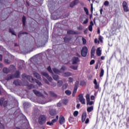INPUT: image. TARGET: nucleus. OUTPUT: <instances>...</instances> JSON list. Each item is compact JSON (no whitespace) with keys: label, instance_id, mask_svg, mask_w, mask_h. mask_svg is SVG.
<instances>
[{"label":"nucleus","instance_id":"obj_1","mask_svg":"<svg viewBox=\"0 0 129 129\" xmlns=\"http://www.w3.org/2000/svg\"><path fill=\"white\" fill-rule=\"evenodd\" d=\"M22 82L19 80H15L13 82L14 84H15V85H16V86H24V83L25 82V81L26 80V79L29 82H31L33 83L34 81V78H33V77L30 76H27V75H26V74H23L22 75Z\"/></svg>","mask_w":129,"mask_h":129},{"label":"nucleus","instance_id":"obj_2","mask_svg":"<svg viewBox=\"0 0 129 129\" xmlns=\"http://www.w3.org/2000/svg\"><path fill=\"white\" fill-rule=\"evenodd\" d=\"M33 92L35 94V95H36V96L39 97L37 99V101L40 104H45V103H47V102H48V101H46L45 97H44V95H43L42 93L36 90H33Z\"/></svg>","mask_w":129,"mask_h":129},{"label":"nucleus","instance_id":"obj_3","mask_svg":"<svg viewBox=\"0 0 129 129\" xmlns=\"http://www.w3.org/2000/svg\"><path fill=\"white\" fill-rule=\"evenodd\" d=\"M47 120V118L46 116L44 115H41L38 118V122L39 124H44L46 122V120Z\"/></svg>","mask_w":129,"mask_h":129},{"label":"nucleus","instance_id":"obj_4","mask_svg":"<svg viewBox=\"0 0 129 129\" xmlns=\"http://www.w3.org/2000/svg\"><path fill=\"white\" fill-rule=\"evenodd\" d=\"M41 74L42 76H44L46 78H47V80H48L49 82H52L53 81V78L50 76H49V74L47 73L46 72H42Z\"/></svg>","mask_w":129,"mask_h":129},{"label":"nucleus","instance_id":"obj_5","mask_svg":"<svg viewBox=\"0 0 129 129\" xmlns=\"http://www.w3.org/2000/svg\"><path fill=\"white\" fill-rule=\"evenodd\" d=\"M87 47L84 46L82 48V49L81 50V55L83 56V57H86V55H87V51H88Z\"/></svg>","mask_w":129,"mask_h":129},{"label":"nucleus","instance_id":"obj_6","mask_svg":"<svg viewBox=\"0 0 129 129\" xmlns=\"http://www.w3.org/2000/svg\"><path fill=\"white\" fill-rule=\"evenodd\" d=\"M23 86H27L28 89H32L33 88H35V86L32 84H29V82L26 80L24 81Z\"/></svg>","mask_w":129,"mask_h":129},{"label":"nucleus","instance_id":"obj_7","mask_svg":"<svg viewBox=\"0 0 129 129\" xmlns=\"http://www.w3.org/2000/svg\"><path fill=\"white\" fill-rule=\"evenodd\" d=\"M79 100L82 103V104H86L85 99L83 97V94H81L79 95Z\"/></svg>","mask_w":129,"mask_h":129},{"label":"nucleus","instance_id":"obj_8","mask_svg":"<svg viewBox=\"0 0 129 129\" xmlns=\"http://www.w3.org/2000/svg\"><path fill=\"white\" fill-rule=\"evenodd\" d=\"M19 66L18 67V68L19 70H22L23 68H25V61L24 60H20V62L19 64Z\"/></svg>","mask_w":129,"mask_h":129},{"label":"nucleus","instance_id":"obj_9","mask_svg":"<svg viewBox=\"0 0 129 129\" xmlns=\"http://www.w3.org/2000/svg\"><path fill=\"white\" fill-rule=\"evenodd\" d=\"M73 64H77L80 62V60L78 57H74L72 59Z\"/></svg>","mask_w":129,"mask_h":129},{"label":"nucleus","instance_id":"obj_10","mask_svg":"<svg viewBox=\"0 0 129 129\" xmlns=\"http://www.w3.org/2000/svg\"><path fill=\"white\" fill-rule=\"evenodd\" d=\"M124 12H128V9L127 8V4L125 2H123L122 4Z\"/></svg>","mask_w":129,"mask_h":129},{"label":"nucleus","instance_id":"obj_11","mask_svg":"<svg viewBox=\"0 0 129 129\" xmlns=\"http://www.w3.org/2000/svg\"><path fill=\"white\" fill-rule=\"evenodd\" d=\"M79 3V0H75L73 2H72L70 4L71 8H73L75 6L78 5Z\"/></svg>","mask_w":129,"mask_h":129},{"label":"nucleus","instance_id":"obj_12","mask_svg":"<svg viewBox=\"0 0 129 129\" xmlns=\"http://www.w3.org/2000/svg\"><path fill=\"white\" fill-rule=\"evenodd\" d=\"M59 122L60 124H64L65 123V118H64V116H60L59 119Z\"/></svg>","mask_w":129,"mask_h":129},{"label":"nucleus","instance_id":"obj_13","mask_svg":"<svg viewBox=\"0 0 129 129\" xmlns=\"http://www.w3.org/2000/svg\"><path fill=\"white\" fill-rule=\"evenodd\" d=\"M57 111H56V109H49V114L51 116L55 115V114H56Z\"/></svg>","mask_w":129,"mask_h":129},{"label":"nucleus","instance_id":"obj_14","mask_svg":"<svg viewBox=\"0 0 129 129\" xmlns=\"http://www.w3.org/2000/svg\"><path fill=\"white\" fill-rule=\"evenodd\" d=\"M33 75L34 77H35L36 78H37V79H39V80H41V79H42V78H41V76L40 75V74H39L38 73H37L36 72H33Z\"/></svg>","mask_w":129,"mask_h":129},{"label":"nucleus","instance_id":"obj_15","mask_svg":"<svg viewBox=\"0 0 129 129\" xmlns=\"http://www.w3.org/2000/svg\"><path fill=\"white\" fill-rule=\"evenodd\" d=\"M68 34L69 35H77V34H78V32L75 31L73 30H68Z\"/></svg>","mask_w":129,"mask_h":129},{"label":"nucleus","instance_id":"obj_16","mask_svg":"<svg viewBox=\"0 0 129 129\" xmlns=\"http://www.w3.org/2000/svg\"><path fill=\"white\" fill-rule=\"evenodd\" d=\"M93 83L95 85V89H98V88H99V84L97 83V81L96 79L94 80Z\"/></svg>","mask_w":129,"mask_h":129},{"label":"nucleus","instance_id":"obj_17","mask_svg":"<svg viewBox=\"0 0 129 129\" xmlns=\"http://www.w3.org/2000/svg\"><path fill=\"white\" fill-rule=\"evenodd\" d=\"M9 70L10 72H14L16 71V67L14 65H11L9 67Z\"/></svg>","mask_w":129,"mask_h":129},{"label":"nucleus","instance_id":"obj_18","mask_svg":"<svg viewBox=\"0 0 129 129\" xmlns=\"http://www.w3.org/2000/svg\"><path fill=\"white\" fill-rule=\"evenodd\" d=\"M62 76L64 77H69V76H72V74L70 72H65L64 73H63L62 74Z\"/></svg>","mask_w":129,"mask_h":129},{"label":"nucleus","instance_id":"obj_19","mask_svg":"<svg viewBox=\"0 0 129 129\" xmlns=\"http://www.w3.org/2000/svg\"><path fill=\"white\" fill-rule=\"evenodd\" d=\"M14 76V78H19V77H21V73L19 71H17L16 72Z\"/></svg>","mask_w":129,"mask_h":129},{"label":"nucleus","instance_id":"obj_20","mask_svg":"<svg viewBox=\"0 0 129 129\" xmlns=\"http://www.w3.org/2000/svg\"><path fill=\"white\" fill-rule=\"evenodd\" d=\"M86 112H84L82 115V122H84L85 121V119H86Z\"/></svg>","mask_w":129,"mask_h":129},{"label":"nucleus","instance_id":"obj_21","mask_svg":"<svg viewBox=\"0 0 129 129\" xmlns=\"http://www.w3.org/2000/svg\"><path fill=\"white\" fill-rule=\"evenodd\" d=\"M15 78V76L13 75H8L6 77V80L9 81L11 80V79H14Z\"/></svg>","mask_w":129,"mask_h":129},{"label":"nucleus","instance_id":"obj_22","mask_svg":"<svg viewBox=\"0 0 129 129\" xmlns=\"http://www.w3.org/2000/svg\"><path fill=\"white\" fill-rule=\"evenodd\" d=\"M24 108H29V107L31 106V103L28 102H25V103H24Z\"/></svg>","mask_w":129,"mask_h":129},{"label":"nucleus","instance_id":"obj_23","mask_svg":"<svg viewBox=\"0 0 129 129\" xmlns=\"http://www.w3.org/2000/svg\"><path fill=\"white\" fill-rule=\"evenodd\" d=\"M3 73H5L6 74H8L9 72H11L10 71V69H8L7 68H4L3 70Z\"/></svg>","mask_w":129,"mask_h":129},{"label":"nucleus","instance_id":"obj_24","mask_svg":"<svg viewBox=\"0 0 129 129\" xmlns=\"http://www.w3.org/2000/svg\"><path fill=\"white\" fill-rule=\"evenodd\" d=\"M57 85L58 87H61L63 85V81L58 80L57 81Z\"/></svg>","mask_w":129,"mask_h":129},{"label":"nucleus","instance_id":"obj_25","mask_svg":"<svg viewBox=\"0 0 129 129\" xmlns=\"http://www.w3.org/2000/svg\"><path fill=\"white\" fill-rule=\"evenodd\" d=\"M96 54L97 56H101V50H100V47H98L97 49Z\"/></svg>","mask_w":129,"mask_h":129},{"label":"nucleus","instance_id":"obj_26","mask_svg":"<svg viewBox=\"0 0 129 129\" xmlns=\"http://www.w3.org/2000/svg\"><path fill=\"white\" fill-rule=\"evenodd\" d=\"M77 89H78V87L75 86L74 91L73 92V96H75V94H76V92H77Z\"/></svg>","mask_w":129,"mask_h":129},{"label":"nucleus","instance_id":"obj_27","mask_svg":"<svg viewBox=\"0 0 129 129\" xmlns=\"http://www.w3.org/2000/svg\"><path fill=\"white\" fill-rule=\"evenodd\" d=\"M52 70L53 72L55 73V74H59V73H61V71L60 70L56 69V68H53L52 69Z\"/></svg>","mask_w":129,"mask_h":129},{"label":"nucleus","instance_id":"obj_28","mask_svg":"<svg viewBox=\"0 0 129 129\" xmlns=\"http://www.w3.org/2000/svg\"><path fill=\"white\" fill-rule=\"evenodd\" d=\"M63 40L64 43H68V42L70 41V37H69V36H66L65 37H64Z\"/></svg>","mask_w":129,"mask_h":129},{"label":"nucleus","instance_id":"obj_29","mask_svg":"<svg viewBox=\"0 0 129 129\" xmlns=\"http://www.w3.org/2000/svg\"><path fill=\"white\" fill-rule=\"evenodd\" d=\"M52 78H53L54 80H55V81H58L59 80V77L58 75H53Z\"/></svg>","mask_w":129,"mask_h":129},{"label":"nucleus","instance_id":"obj_30","mask_svg":"<svg viewBox=\"0 0 129 129\" xmlns=\"http://www.w3.org/2000/svg\"><path fill=\"white\" fill-rule=\"evenodd\" d=\"M87 110L88 112H91L93 110V106H91L87 108Z\"/></svg>","mask_w":129,"mask_h":129},{"label":"nucleus","instance_id":"obj_31","mask_svg":"<svg viewBox=\"0 0 129 129\" xmlns=\"http://www.w3.org/2000/svg\"><path fill=\"white\" fill-rule=\"evenodd\" d=\"M22 23L24 27L26 25V16H24L22 17Z\"/></svg>","mask_w":129,"mask_h":129},{"label":"nucleus","instance_id":"obj_32","mask_svg":"<svg viewBox=\"0 0 129 129\" xmlns=\"http://www.w3.org/2000/svg\"><path fill=\"white\" fill-rule=\"evenodd\" d=\"M4 101H5V98L4 97L0 99V105L3 106L4 105Z\"/></svg>","mask_w":129,"mask_h":129},{"label":"nucleus","instance_id":"obj_33","mask_svg":"<svg viewBox=\"0 0 129 129\" xmlns=\"http://www.w3.org/2000/svg\"><path fill=\"white\" fill-rule=\"evenodd\" d=\"M66 70V67L62 66L60 69V73L64 72Z\"/></svg>","mask_w":129,"mask_h":129},{"label":"nucleus","instance_id":"obj_34","mask_svg":"<svg viewBox=\"0 0 129 129\" xmlns=\"http://www.w3.org/2000/svg\"><path fill=\"white\" fill-rule=\"evenodd\" d=\"M86 99L87 102H88V101H89L90 100V95H89V94H87L86 96Z\"/></svg>","mask_w":129,"mask_h":129},{"label":"nucleus","instance_id":"obj_35","mask_svg":"<svg viewBox=\"0 0 129 129\" xmlns=\"http://www.w3.org/2000/svg\"><path fill=\"white\" fill-rule=\"evenodd\" d=\"M104 74V70L103 69H101V72L100 73V77H102Z\"/></svg>","mask_w":129,"mask_h":129},{"label":"nucleus","instance_id":"obj_36","mask_svg":"<svg viewBox=\"0 0 129 129\" xmlns=\"http://www.w3.org/2000/svg\"><path fill=\"white\" fill-rule=\"evenodd\" d=\"M35 82L39 86H42V85H43V84H42V83H41V82L39 81V80H38L35 79Z\"/></svg>","mask_w":129,"mask_h":129},{"label":"nucleus","instance_id":"obj_37","mask_svg":"<svg viewBox=\"0 0 129 129\" xmlns=\"http://www.w3.org/2000/svg\"><path fill=\"white\" fill-rule=\"evenodd\" d=\"M70 68H71V69H73L74 70H77V69H78V67L76 66H71Z\"/></svg>","mask_w":129,"mask_h":129},{"label":"nucleus","instance_id":"obj_38","mask_svg":"<svg viewBox=\"0 0 129 129\" xmlns=\"http://www.w3.org/2000/svg\"><path fill=\"white\" fill-rule=\"evenodd\" d=\"M84 10L86 13V14L88 16L89 15V11H88V9L86 8V7L84 8Z\"/></svg>","mask_w":129,"mask_h":129},{"label":"nucleus","instance_id":"obj_39","mask_svg":"<svg viewBox=\"0 0 129 129\" xmlns=\"http://www.w3.org/2000/svg\"><path fill=\"white\" fill-rule=\"evenodd\" d=\"M94 103V102L93 101H91L87 102V105H92Z\"/></svg>","mask_w":129,"mask_h":129},{"label":"nucleus","instance_id":"obj_40","mask_svg":"<svg viewBox=\"0 0 129 129\" xmlns=\"http://www.w3.org/2000/svg\"><path fill=\"white\" fill-rule=\"evenodd\" d=\"M47 69L48 72H49L50 73H51V74H53V71H52V69H51V67L50 66L48 67Z\"/></svg>","mask_w":129,"mask_h":129},{"label":"nucleus","instance_id":"obj_41","mask_svg":"<svg viewBox=\"0 0 129 129\" xmlns=\"http://www.w3.org/2000/svg\"><path fill=\"white\" fill-rule=\"evenodd\" d=\"M49 94L51 96H53V97H57V95H56V94H54V93L53 92H49Z\"/></svg>","mask_w":129,"mask_h":129},{"label":"nucleus","instance_id":"obj_42","mask_svg":"<svg viewBox=\"0 0 129 129\" xmlns=\"http://www.w3.org/2000/svg\"><path fill=\"white\" fill-rule=\"evenodd\" d=\"M4 62L6 64H11V60L8 59H5Z\"/></svg>","mask_w":129,"mask_h":129},{"label":"nucleus","instance_id":"obj_43","mask_svg":"<svg viewBox=\"0 0 129 129\" xmlns=\"http://www.w3.org/2000/svg\"><path fill=\"white\" fill-rule=\"evenodd\" d=\"M65 93L66 94H67V95H71V91L70 90H66L65 91Z\"/></svg>","mask_w":129,"mask_h":129},{"label":"nucleus","instance_id":"obj_44","mask_svg":"<svg viewBox=\"0 0 129 129\" xmlns=\"http://www.w3.org/2000/svg\"><path fill=\"white\" fill-rule=\"evenodd\" d=\"M96 50V49L95 48V46H93V47L92 48L91 51V53H95V50Z\"/></svg>","mask_w":129,"mask_h":129},{"label":"nucleus","instance_id":"obj_45","mask_svg":"<svg viewBox=\"0 0 129 129\" xmlns=\"http://www.w3.org/2000/svg\"><path fill=\"white\" fill-rule=\"evenodd\" d=\"M9 32L10 33H12V35H15V36H17L16 34H15V32L13 31V29L12 28H9Z\"/></svg>","mask_w":129,"mask_h":129},{"label":"nucleus","instance_id":"obj_46","mask_svg":"<svg viewBox=\"0 0 129 129\" xmlns=\"http://www.w3.org/2000/svg\"><path fill=\"white\" fill-rule=\"evenodd\" d=\"M62 103H63V104H67L68 103V100L64 99L62 100Z\"/></svg>","mask_w":129,"mask_h":129},{"label":"nucleus","instance_id":"obj_47","mask_svg":"<svg viewBox=\"0 0 129 129\" xmlns=\"http://www.w3.org/2000/svg\"><path fill=\"white\" fill-rule=\"evenodd\" d=\"M67 87H68V84H67V83L64 84L62 86V88H63V89H66V88H67Z\"/></svg>","mask_w":129,"mask_h":129},{"label":"nucleus","instance_id":"obj_48","mask_svg":"<svg viewBox=\"0 0 129 129\" xmlns=\"http://www.w3.org/2000/svg\"><path fill=\"white\" fill-rule=\"evenodd\" d=\"M82 41H83V45H85L87 43L86 39L84 38V37L82 38Z\"/></svg>","mask_w":129,"mask_h":129},{"label":"nucleus","instance_id":"obj_49","mask_svg":"<svg viewBox=\"0 0 129 129\" xmlns=\"http://www.w3.org/2000/svg\"><path fill=\"white\" fill-rule=\"evenodd\" d=\"M109 5V2L108 1H106L104 3V5L106 7H107Z\"/></svg>","mask_w":129,"mask_h":129},{"label":"nucleus","instance_id":"obj_50","mask_svg":"<svg viewBox=\"0 0 129 129\" xmlns=\"http://www.w3.org/2000/svg\"><path fill=\"white\" fill-rule=\"evenodd\" d=\"M51 86H52V87H56V86H57V83H56L55 82H52Z\"/></svg>","mask_w":129,"mask_h":129},{"label":"nucleus","instance_id":"obj_51","mask_svg":"<svg viewBox=\"0 0 129 129\" xmlns=\"http://www.w3.org/2000/svg\"><path fill=\"white\" fill-rule=\"evenodd\" d=\"M78 113H79L78 111H75L74 112V116H75V117L77 116V115H78Z\"/></svg>","mask_w":129,"mask_h":129},{"label":"nucleus","instance_id":"obj_52","mask_svg":"<svg viewBox=\"0 0 129 129\" xmlns=\"http://www.w3.org/2000/svg\"><path fill=\"white\" fill-rule=\"evenodd\" d=\"M84 19V17H83V16H80V21L81 23L83 22Z\"/></svg>","mask_w":129,"mask_h":129},{"label":"nucleus","instance_id":"obj_53","mask_svg":"<svg viewBox=\"0 0 129 129\" xmlns=\"http://www.w3.org/2000/svg\"><path fill=\"white\" fill-rule=\"evenodd\" d=\"M43 81L46 83V84H48V85H50V83H49V81L47 80L46 79H43Z\"/></svg>","mask_w":129,"mask_h":129},{"label":"nucleus","instance_id":"obj_54","mask_svg":"<svg viewBox=\"0 0 129 129\" xmlns=\"http://www.w3.org/2000/svg\"><path fill=\"white\" fill-rule=\"evenodd\" d=\"M69 82H70V83H72V82H73V78L70 77L69 78Z\"/></svg>","mask_w":129,"mask_h":129},{"label":"nucleus","instance_id":"obj_55","mask_svg":"<svg viewBox=\"0 0 129 129\" xmlns=\"http://www.w3.org/2000/svg\"><path fill=\"white\" fill-rule=\"evenodd\" d=\"M88 23V19H86L85 21L83 22V25H86Z\"/></svg>","mask_w":129,"mask_h":129},{"label":"nucleus","instance_id":"obj_56","mask_svg":"<svg viewBox=\"0 0 129 129\" xmlns=\"http://www.w3.org/2000/svg\"><path fill=\"white\" fill-rule=\"evenodd\" d=\"M0 128L1 129H5V125L0 122Z\"/></svg>","mask_w":129,"mask_h":129},{"label":"nucleus","instance_id":"obj_57","mask_svg":"<svg viewBox=\"0 0 129 129\" xmlns=\"http://www.w3.org/2000/svg\"><path fill=\"white\" fill-rule=\"evenodd\" d=\"M46 124L48 125H50V126H52L53 125V123H52V122H50V121H48L47 122Z\"/></svg>","mask_w":129,"mask_h":129},{"label":"nucleus","instance_id":"obj_58","mask_svg":"<svg viewBox=\"0 0 129 129\" xmlns=\"http://www.w3.org/2000/svg\"><path fill=\"white\" fill-rule=\"evenodd\" d=\"M94 63H95V60H94V59H92L90 62V65H93V64H94Z\"/></svg>","mask_w":129,"mask_h":129},{"label":"nucleus","instance_id":"obj_59","mask_svg":"<svg viewBox=\"0 0 129 129\" xmlns=\"http://www.w3.org/2000/svg\"><path fill=\"white\" fill-rule=\"evenodd\" d=\"M4 107H6L7 106V105H8V101H5L4 102V104H3Z\"/></svg>","mask_w":129,"mask_h":129},{"label":"nucleus","instance_id":"obj_60","mask_svg":"<svg viewBox=\"0 0 129 129\" xmlns=\"http://www.w3.org/2000/svg\"><path fill=\"white\" fill-rule=\"evenodd\" d=\"M89 31L92 32V26H89L88 27Z\"/></svg>","mask_w":129,"mask_h":129},{"label":"nucleus","instance_id":"obj_61","mask_svg":"<svg viewBox=\"0 0 129 129\" xmlns=\"http://www.w3.org/2000/svg\"><path fill=\"white\" fill-rule=\"evenodd\" d=\"M103 39V38L101 37V36H100L99 37V40L100 41V42H102V40Z\"/></svg>","mask_w":129,"mask_h":129},{"label":"nucleus","instance_id":"obj_62","mask_svg":"<svg viewBox=\"0 0 129 129\" xmlns=\"http://www.w3.org/2000/svg\"><path fill=\"white\" fill-rule=\"evenodd\" d=\"M79 85V82L77 81L75 83V86H77V87H78V86Z\"/></svg>","mask_w":129,"mask_h":129},{"label":"nucleus","instance_id":"obj_63","mask_svg":"<svg viewBox=\"0 0 129 129\" xmlns=\"http://www.w3.org/2000/svg\"><path fill=\"white\" fill-rule=\"evenodd\" d=\"M57 121L55 119H53L51 120V122L52 123V124H54V123H55V122H56Z\"/></svg>","mask_w":129,"mask_h":129},{"label":"nucleus","instance_id":"obj_64","mask_svg":"<svg viewBox=\"0 0 129 129\" xmlns=\"http://www.w3.org/2000/svg\"><path fill=\"white\" fill-rule=\"evenodd\" d=\"M73 118L72 117H70L69 119V120L70 121V122H72V121H73Z\"/></svg>","mask_w":129,"mask_h":129}]
</instances>
